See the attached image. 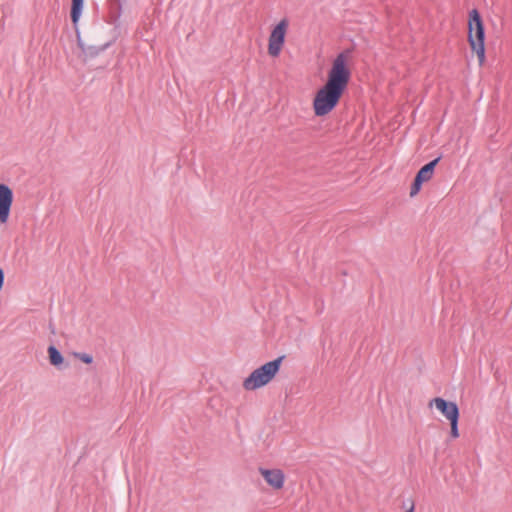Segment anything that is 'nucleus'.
<instances>
[{
    "mask_svg": "<svg viewBox=\"0 0 512 512\" xmlns=\"http://www.w3.org/2000/svg\"><path fill=\"white\" fill-rule=\"evenodd\" d=\"M350 60L349 51L340 53L333 60L327 81L317 90L313 99V111L317 117L328 115L340 102L350 80Z\"/></svg>",
    "mask_w": 512,
    "mask_h": 512,
    "instance_id": "1",
    "label": "nucleus"
},
{
    "mask_svg": "<svg viewBox=\"0 0 512 512\" xmlns=\"http://www.w3.org/2000/svg\"><path fill=\"white\" fill-rule=\"evenodd\" d=\"M283 356L267 362L255 369L243 381V388L247 391H254L269 384L279 372Z\"/></svg>",
    "mask_w": 512,
    "mask_h": 512,
    "instance_id": "2",
    "label": "nucleus"
},
{
    "mask_svg": "<svg viewBox=\"0 0 512 512\" xmlns=\"http://www.w3.org/2000/svg\"><path fill=\"white\" fill-rule=\"evenodd\" d=\"M485 33L484 25L479 12L473 9L469 13L468 20V42L473 52L476 53L479 65L485 62Z\"/></svg>",
    "mask_w": 512,
    "mask_h": 512,
    "instance_id": "3",
    "label": "nucleus"
},
{
    "mask_svg": "<svg viewBox=\"0 0 512 512\" xmlns=\"http://www.w3.org/2000/svg\"><path fill=\"white\" fill-rule=\"evenodd\" d=\"M288 26L289 22L284 18L272 29L268 39V54L270 56L278 57L280 55Z\"/></svg>",
    "mask_w": 512,
    "mask_h": 512,
    "instance_id": "4",
    "label": "nucleus"
},
{
    "mask_svg": "<svg viewBox=\"0 0 512 512\" xmlns=\"http://www.w3.org/2000/svg\"><path fill=\"white\" fill-rule=\"evenodd\" d=\"M258 473L265 480L266 484L273 490L283 489L285 484V474L279 468H258Z\"/></svg>",
    "mask_w": 512,
    "mask_h": 512,
    "instance_id": "5",
    "label": "nucleus"
},
{
    "mask_svg": "<svg viewBox=\"0 0 512 512\" xmlns=\"http://www.w3.org/2000/svg\"><path fill=\"white\" fill-rule=\"evenodd\" d=\"M440 158H436L433 161L429 162L428 164L424 165L417 173L413 185L411 187L410 196L414 197L418 194V192L421 190V186L424 182L429 181L433 174L434 169L437 163L439 162Z\"/></svg>",
    "mask_w": 512,
    "mask_h": 512,
    "instance_id": "6",
    "label": "nucleus"
},
{
    "mask_svg": "<svg viewBox=\"0 0 512 512\" xmlns=\"http://www.w3.org/2000/svg\"><path fill=\"white\" fill-rule=\"evenodd\" d=\"M13 204V191L6 184H0V223L6 224Z\"/></svg>",
    "mask_w": 512,
    "mask_h": 512,
    "instance_id": "7",
    "label": "nucleus"
},
{
    "mask_svg": "<svg viewBox=\"0 0 512 512\" xmlns=\"http://www.w3.org/2000/svg\"><path fill=\"white\" fill-rule=\"evenodd\" d=\"M429 407H435L448 421L459 418V409L455 402L447 401L441 397L433 398L429 403Z\"/></svg>",
    "mask_w": 512,
    "mask_h": 512,
    "instance_id": "8",
    "label": "nucleus"
},
{
    "mask_svg": "<svg viewBox=\"0 0 512 512\" xmlns=\"http://www.w3.org/2000/svg\"><path fill=\"white\" fill-rule=\"evenodd\" d=\"M77 46L80 49L79 58L86 62L87 60L96 57L104 51L108 44L102 46H95L84 41L79 35L77 36Z\"/></svg>",
    "mask_w": 512,
    "mask_h": 512,
    "instance_id": "9",
    "label": "nucleus"
},
{
    "mask_svg": "<svg viewBox=\"0 0 512 512\" xmlns=\"http://www.w3.org/2000/svg\"><path fill=\"white\" fill-rule=\"evenodd\" d=\"M83 3L84 0H72V7H71V19L73 24L76 26L83 9Z\"/></svg>",
    "mask_w": 512,
    "mask_h": 512,
    "instance_id": "10",
    "label": "nucleus"
},
{
    "mask_svg": "<svg viewBox=\"0 0 512 512\" xmlns=\"http://www.w3.org/2000/svg\"><path fill=\"white\" fill-rule=\"evenodd\" d=\"M49 361L53 366H59L63 363L64 358L54 346L48 347Z\"/></svg>",
    "mask_w": 512,
    "mask_h": 512,
    "instance_id": "11",
    "label": "nucleus"
},
{
    "mask_svg": "<svg viewBox=\"0 0 512 512\" xmlns=\"http://www.w3.org/2000/svg\"><path fill=\"white\" fill-rule=\"evenodd\" d=\"M458 419L459 418H454V419H451L450 422V435L452 438L456 439L459 437V431H458Z\"/></svg>",
    "mask_w": 512,
    "mask_h": 512,
    "instance_id": "12",
    "label": "nucleus"
},
{
    "mask_svg": "<svg viewBox=\"0 0 512 512\" xmlns=\"http://www.w3.org/2000/svg\"><path fill=\"white\" fill-rule=\"evenodd\" d=\"M75 357L85 364H91L93 362V357L87 353H76Z\"/></svg>",
    "mask_w": 512,
    "mask_h": 512,
    "instance_id": "13",
    "label": "nucleus"
},
{
    "mask_svg": "<svg viewBox=\"0 0 512 512\" xmlns=\"http://www.w3.org/2000/svg\"><path fill=\"white\" fill-rule=\"evenodd\" d=\"M4 281H5L4 270L0 267V291L3 289Z\"/></svg>",
    "mask_w": 512,
    "mask_h": 512,
    "instance_id": "14",
    "label": "nucleus"
},
{
    "mask_svg": "<svg viewBox=\"0 0 512 512\" xmlns=\"http://www.w3.org/2000/svg\"><path fill=\"white\" fill-rule=\"evenodd\" d=\"M414 511V504L411 505V507L407 510V512H413Z\"/></svg>",
    "mask_w": 512,
    "mask_h": 512,
    "instance_id": "15",
    "label": "nucleus"
}]
</instances>
